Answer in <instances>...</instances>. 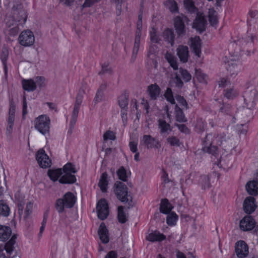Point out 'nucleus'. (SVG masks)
I'll return each mask as SVG.
<instances>
[{
  "label": "nucleus",
  "mask_w": 258,
  "mask_h": 258,
  "mask_svg": "<svg viewBox=\"0 0 258 258\" xmlns=\"http://www.w3.org/2000/svg\"><path fill=\"white\" fill-rule=\"evenodd\" d=\"M77 170L75 166L71 162L64 165L61 168L49 169L47 175L49 177H75V174Z\"/></svg>",
  "instance_id": "1"
},
{
  "label": "nucleus",
  "mask_w": 258,
  "mask_h": 258,
  "mask_svg": "<svg viewBox=\"0 0 258 258\" xmlns=\"http://www.w3.org/2000/svg\"><path fill=\"white\" fill-rule=\"evenodd\" d=\"M256 38L255 35L250 34L245 36L237 40V45L240 47V51L244 54L250 55L254 52V40Z\"/></svg>",
  "instance_id": "2"
},
{
  "label": "nucleus",
  "mask_w": 258,
  "mask_h": 258,
  "mask_svg": "<svg viewBox=\"0 0 258 258\" xmlns=\"http://www.w3.org/2000/svg\"><path fill=\"white\" fill-rule=\"evenodd\" d=\"M76 201V198L71 192H67L62 198L58 199L55 203V208L59 213L64 211V208H72Z\"/></svg>",
  "instance_id": "3"
},
{
  "label": "nucleus",
  "mask_w": 258,
  "mask_h": 258,
  "mask_svg": "<svg viewBox=\"0 0 258 258\" xmlns=\"http://www.w3.org/2000/svg\"><path fill=\"white\" fill-rule=\"evenodd\" d=\"M114 192L117 199L121 202H132V197L128 194L127 187L124 183L116 181L114 185Z\"/></svg>",
  "instance_id": "4"
},
{
  "label": "nucleus",
  "mask_w": 258,
  "mask_h": 258,
  "mask_svg": "<svg viewBox=\"0 0 258 258\" xmlns=\"http://www.w3.org/2000/svg\"><path fill=\"white\" fill-rule=\"evenodd\" d=\"M85 94V91L83 90H79L76 97L75 103L72 112V119L70 121V130L68 132L69 133L71 134L72 130L74 127V125L76 122L77 119L78 117L80 107L81 104L82 103L84 95Z\"/></svg>",
  "instance_id": "5"
},
{
  "label": "nucleus",
  "mask_w": 258,
  "mask_h": 258,
  "mask_svg": "<svg viewBox=\"0 0 258 258\" xmlns=\"http://www.w3.org/2000/svg\"><path fill=\"white\" fill-rule=\"evenodd\" d=\"M189 20L186 16L181 14L175 17L174 19V27L179 37H183L186 34L185 23H187Z\"/></svg>",
  "instance_id": "6"
},
{
  "label": "nucleus",
  "mask_w": 258,
  "mask_h": 258,
  "mask_svg": "<svg viewBox=\"0 0 258 258\" xmlns=\"http://www.w3.org/2000/svg\"><path fill=\"white\" fill-rule=\"evenodd\" d=\"M35 128L40 133L45 135L49 130L50 119L46 115H41L34 120Z\"/></svg>",
  "instance_id": "7"
},
{
  "label": "nucleus",
  "mask_w": 258,
  "mask_h": 258,
  "mask_svg": "<svg viewBox=\"0 0 258 258\" xmlns=\"http://www.w3.org/2000/svg\"><path fill=\"white\" fill-rule=\"evenodd\" d=\"M35 157L41 168H47L51 166V160L43 149H41L37 152Z\"/></svg>",
  "instance_id": "8"
},
{
  "label": "nucleus",
  "mask_w": 258,
  "mask_h": 258,
  "mask_svg": "<svg viewBox=\"0 0 258 258\" xmlns=\"http://www.w3.org/2000/svg\"><path fill=\"white\" fill-rule=\"evenodd\" d=\"M96 210L98 217L103 220L107 218L109 214L108 205L106 200L101 199L97 203Z\"/></svg>",
  "instance_id": "9"
},
{
  "label": "nucleus",
  "mask_w": 258,
  "mask_h": 258,
  "mask_svg": "<svg viewBox=\"0 0 258 258\" xmlns=\"http://www.w3.org/2000/svg\"><path fill=\"white\" fill-rule=\"evenodd\" d=\"M16 236L14 235L10 240L5 244V246H0V258H7L4 252V249L6 250L7 254L10 256L12 255L15 249L14 245L16 243Z\"/></svg>",
  "instance_id": "10"
},
{
  "label": "nucleus",
  "mask_w": 258,
  "mask_h": 258,
  "mask_svg": "<svg viewBox=\"0 0 258 258\" xmlns=\"http://www.w3.org/2000/svg\"><path fill=\"white\" fill-rule=\"evenodd\" d=\"M34 35L30 30L23 31L19 37L20 43L25 46L32 45L34 43Z\"/></svg>",
  "instance_id": "11"
},
{
  "label": "nucleus",
  "mask_w": 258,
  "mask_h": 258,
  "mask_svg": "<svg viewBox=\"0 0 258 258\" xmlns=\"http://www.w3.org/2000/svg\"><path fill=\"white\" fill-rule=\"evenodd\" d=\"M235 250L238 258H245L248 254V246L245 241L240 240L235 243Z\"/></svg>",
  "instance_id": "12"
},
{
  "label": "nucleus",
  "mask_w": 258,
  "mask_h": 258,
  "mask_svg": "<svg viewBox=\"0 0 258 258\" xmlns=\"http://www.w3.org/2000/svg\"><path fill=\"white\" fill-rule=\"evenodd\" d=\"M15 110L16 106L15 103L13 100H11L7 127V134L9 135H10L13 132V127L15 121Z\"/></svg>",
  "instance_id": "13"
},
{
  "label": "nucleus",
  "mask_w": 258,
  "mask_h": 258,
  "mask_svg": "<svg viewBox=\"0 0 258 258\" xmlns=\"http://www.w3.org/2000/svg\"><path fill=\"white\" fill-rule=\"evenodd\" d=\"M257 98L255 90H251L245 92L244 95V100L246 107L249 109H252L255 105V100Z\"/></svg>",
  "instance_id": "14"
},
{
  "label": "nucleus",
  "mask_w": 258,
  "mask_h": 258,
  "mask_svg": "<svg viewBox=\"0 0 258 258\" xmlns=\"http://www.w3.org/2000/svg\"><path fill=\"white\" fill-rule=\"evenodd\" d=\"M141 144L145 145L148 149L160 147L158 140L150 135H144L141 141Z\"/></svg>",
  "instance_id": "15"
},
{
  "label": "nucleus",
  "mask_w": 258,
  "mask_h": 258,
  "mask_svg": "<svg viewBox=\"0 0 258 258\" xmlns=\"http://www.w3.org/2000/svg\"><path fill=\"white\" fill-rule=\"evenodd\" d=\"M255 225L253 218L251 216H246L240 220L239 227L243 231H249L254 227Z\"/></svg>",
  "instance_id": "16"
},
{
  "label": "nucleus",
  "mask_w": 258,
  "mask_h": 258,
  "mask_svg": "<svg viewBox=\"0 0 258 258\" xmlns=\"http://www.w3.org/2000/svg\"><path fill=\"white\" fill-rule=\"evenodd\" d=\"M207 24V20L202 13H197V17L194 22V27L202 32L205 30Z\"/></svg>",
  "instance_id": "17"
},
{
  "label": "nucleus",
  "mask_w": 258,
  "mask_h": 258,
  "mask_svg": "<svg viewBox=\"0 0 258 258\" xmlns=\"http://www.w3.org/2000/svg\"><path fill=\"white\" fill-rule=\"evenodd\" d=\"M12 10L13 14L17 16L19 21L21 20H24L25 22L26 21V13L23 9V7L21 3L18 2L15 3L12 8Z\"/></svg>",
  "instance_id": "18"
},
{
  "label": "nucleus",
  "mask_w": 258,
  "mask_h": 258,
  "mask_svg": "<svg viewBox=\"0 0 258 258\" xmlns=\"http://www.w3.org/2000/svg\"><path fill=\"white\" fill-rule=\"evenodd\" d=\"M255 199L252 197L246 198L244 201L243 207L244 211L247 214H251L254 211L256 208Z\"/></svg>",
  "instance_id": "19"
},
{
  "label": "nucleus",
  "mask_w": 258,
  "mask_h": 258,
  "mask_svg": "<svg viewBox=\"0 0 258 258\" xmlns=\"http://www.w3.org/2000/svg\"><path fill=\"white\" fill-rule=\"evenodd\" d=\"M176 51L180 60L183 62H186L189 57L188 47L182 45H179Z\"/></svg>",
  "instance_id": "20"
},
{
  "label": "nucleus",
  "mask_w": 258,
  "mask_h": 258,
  "mask_svg": "<svg viewBox=\"0 0 258 258\" xmlns=\"http://www.w3.org/2000/svg\"><path fill=\"white\" fill-rule=\"evenodd\" d=\"M98 233L102 243L106 244L109 242L108 231L104 223H101L98 230Z\"/></svg>",
  "instance_id": "21"
},
{
  "label": "nucleus",
  "mask_w": 258,
  "mask_h": 258,
  "mask_svg": "<svg viewBox=\"0 0 258 258\" xmlns=\"http://www.w3.org/2000/svg\"><path fill=\"white\" fill-rule=\"evenodd\" d=\"M191 44L190 47L192 49V51L198 57H200L201 53V40L199 36L190 39Z\"/></svg>",
  "instance_id": "22"
},
{
  "label": "nucleus",
  "mask_w": 258,
  "mask_h": 258,
  "mask_svg": "<svg viewBox=\"0 0 258 258\" xmlns=\"http://www.w3.org/2000/svg\"><path fill=\"white\" fill-rule=\"evenodd\" d=\"M12 235V230L9 226L0 225V241H7Z\"/></svg>",
  "instance_id": "23"
},
{
  "label": "nucleus",
  "mask_w": 258,
  "mask_h": 258,
  "mask_svg": "<svg viewBox=\"0 0 258 258\" xmlns=\"http://www.w3.org/2000/svg\"><path fill=\"white\" fill-rule=\"evenodd\" d=\"M158 122V127L160 129V133L161 134L166 136L172 131V127L170 124L167 123L164 119H159Z\"/></svg>",
  "instance_id": "24"
},
{
  "label": "nucleus",
  "mask_w": 258,
  "mask_h": 258,
  "mask_svg": "<svg viewBox=\"0 0 258 258\" xmlns=\"http://www.w3.org/2000/svg\"><path fill=\"white\" fill-rule=\"evenodd\" d=\"M165 239L166 236L157 230L149 234L146 236V239L151 242L162 241Z\"/></svg>",
  "instance_id": "25"
},
{
  "label": "nucleus",
  "mask_w": 258,
  "mask_h": 258,
  "mask_svg": "<svg viewBox=\"0 0 258 258\" xmlns=\"http://www.w3.org/2000/svg\"><path fill=\"white\" fill-rule=\"evenodd\" d=\"M247 192L252 196L258 194V181L253 180L248 182L245 185Z\"/></svg>",
  "instance_id": "26"
},
{
  "label": "nucleus",
  "mask_w": 258,
  "mask_h": 258,
  "mask_svg": "<svg viewBox=\"0 0 258 258\" xmlns=\"http://www.w3.org/2000/svg\"><path fill=\"white\" fill-rule=\"evenodd\" d=\"M22 84L23 89L28 92L33 91L36 89V83L33 79H23Z\"/></svg>",
  "instance_id": "27"
},
{
  "label": "nucleus",
  "mask_w": 258,
  "mask_h": 258,
  "mask_svg": "<svg viewBox=\"0 0 258 258\" xmlns=\"http://www.w3.org/2000/svg\"><path fill=\"white\" fill-rule=\"evenodd\" d=\"M173 207L167 199H164L161 200L160 206V211L161 213L167 214L169 213Z\"/></svg>",
  "instance_id": "28"
},
{
  "label": "nucleus",
  "mask_w": 258,
  "mask_h": 258,
  "mask_svg": "<svg viewBox=\"0 0 258 258\" xmlns=\"http://www.w3.org/2000/svg\"><path fill=\"white\" fill-rule=\"evenodd\" d=\"M208 18L211 26H214L217 24L218 22L217 13L213 8L209 10Z\"/></svg>",
  "instance_id": "29"
},
{
  "label": "nucleus",
  "mask_w": 258,
  "mask_h": 258,
  "mask_svg": "<svg viewBox=\"0 0 258 258\" xmlns=\"http://www.w3.org/2000/svg\"><path fill=\"white\" fill-rule=\"evenodd\" d=\"M164 39L173 46L174 43V37L173 31L170 29H166L163 32Z\"/></svg>",
  "instance_id": "30"
},
{
  "label": "nucleus",
  "mask_w": 258,
  "mask_h": 258,
  "mask_svg": "<svg viewBox=\"0 0 258 258\" xmlns=\"http://www.w3.org/2000/svg\"><path fill=\"white\" fill-rule=\"evenodd\" d=\"M148 91L151 98L155 99L159 95L160 88L156 84L151 85L148 87Z\"/></svg>",
  "instance_id": "31"
},
{
  "label": "nucleus",
  "mask_w": 258,
  "mask_h": 258,
  "mask_svg": "<svg viewBox=\"0 0 258 258\" xmlns=\"http://www.w3.org/2000/svg\"><path fill=\"white\" fill-rule=\"evenodd\" d=\"M117 218L120 223H124L127 220V216L124 211V207L122 206L118 207Z\"/></svg>",
  "instance_id": "32"
},
{
  "label": "nucleus",
  "mask_w": 258,
  "mask_h": 258,
  "mask_svg": "<svg viewBox=\"0 0 258 258\" xmlns=\"http://www.w3.org/2000/svg\"><path fill=\"white\" fill-rule=\"evenodd\" d=\"M10 213V209L8 205L4 201H0V215L4 217H8Z\"/></svg>",
  "instance_id": "33"
},
{
  "label": "nucleus",
  "mask_w": 258,
  "mask_h": 258,
  "mask_svg": "<svg viewBox=\"0 0 258 258\" xmlns=\"http://www.w3.org/2000/svg\"><path fill=\"white\" fill-rule=\"evenodd\" d=\"M238 92L234 88L225 89L224 91V95L228 99H233L238 95Z\"/></svg>",
  "instance_id": "34"
},
{
  "label": "nucleus",
  "mask_w": 258,
  "mask_h": 258,
  "mask_svg": "<svg viewBox=\"0 0 258 258\" xmlns=\"http://www.w3.org/2000/svg\"><path fill=\"white\" fill-rule=\"evenodd\" d=\"M128 101V95L126 93L121 94L118 97V103L121 109L127 108Z\"/></svg>",
  "instance_id": "35"
},
{
  "label": "nucleus",
  "mask_w": 258,
  "mask_h": 258,
  "mask_svg": "<svg viewBox=\"0 0 258 258\" xmlns=\"http://www.w3.org/2000/svg\"><path fill=\"white\" fill-rule=\"evenodd\" d=\"M231 76L236 75L240 71V67L235 62H228V66L227 68Z\"/></svg>",
  "instance_id": "36"
},
{
  "label": "nucleus",
  "mask_w": 258,
  "mask_h": 258,
  "mask_svg": "<svg viewBox=\"0 0 258 258\" xmlns=\"http://www.w3.org/2000/svg\"><path fill=\"white\" fill-rule=\"evenodd\" d=\"M164 5L172 13L178 12L177 4L174 0H167L164 2Z\"/></svg>",
  "instance_id": "37"
},
{
  "label": "nucleus",
  "mask_w": 258,
  "mask_h": 258,
  "mask_svg": "<svg viewBox=\"0 0 258 258\" xmlns=\"http://www.w3.org/2000/svg\"><path fill=\"white\" fill-rule=\"evenodd\" d=\"M183 4L186 10L190 13H195L198 10L192 0H184Z\"/></svg>",
  "instance_id": "38"
},
{
  "label": "nucleus",
  "mask_w": 258,
  "mask_h": 258,
  "mask_svg": "<svg viewBox=\"0 0 258 258\" xmlns=\"http://www.w3.org/2000/svg\"><path fill=\"white\" fill-rule=\"evenodd\" d=\"M178 216L174 212L167 214L166 217L167 224L169 226H174L176 224L178 219Z\"/></svg>",
  "instance_id": "39"
},
{
  "label": "nucleus",
  "mask_w": 258,
  "mask_h": 258,
  "mask_svg": "<svg viewBox=\"0 0 258 258\" xmlns=\"http://www.w3.org/2000/svg\"><path fill=\"white\" fill-rule=\"evenodd\" d=\"M176 119L179 122H184L186 121V119L183 114L181 108H180L176 104L175 105Z\"/></svg>",
  "instance_id": "40"
},
{
  "label": "nucleus",
  "mask_w": 258,
  "mask_h": 258,
  "mask_svg": "<svg viewBox=\"0 0 258 258\" xmlns=\"http://www.w3.org/2000/svg\"><path fill=\"white\" fill-rule=\"evenodd\" d=\"M202 150L204 152H207L216 157L218 153L217 147L215 146L209 145V146H203Z\"/></svg>",
  "instance_id": "41"
},
{
  "label": "nucleus",
  "mask_w": 258,
  "mask_h": 258,
  "mask_svg": "<svg viewBox=\"0 0 258 258\" xmlns=\"http://www.w3.org/2000/svg\"><path fill=\"white\" fill-rule=\"evenodd\" d=\"M140 41L135 40L134 46L133 49V53L131 58V62H134L137 57V55L140 48Z\"/></svg>",
  "instance_id": "42"
},
{
  "label": "nucleus",
  "mask_w": 258,
  "mask_h": 258,
  "mask_svg": "<svg viewBox=\"0 0 258 258\" xmlns=\"http://www.w3.org/2000/svg\"><path fill=\"white\" fill-rule=\"evenodd\" d=\"M9 55V50L7 47H3L2 49V60L3 63V64L4 65V68H5V71L6 74L7 72V67L6 66V61L7 60V58Z\"/></svg>",
  "instance_id": "43"
},
{
  "label": "nucleus",
  "mask_w": 258,
  "mask_h": 258,
  "mask_svg": "<svg viewBox=\"0 0 258 258\" xmlns=\"http://www.w3.org/2000/svg\"><path fill=\"white\" fill-rule=\"evenodd\" d=\"M108 184V181L107 180V178H100V180L98 183V186L102 192H105L107 191Z\"/></svg>",
  "instance_id": "44"
},
{
  "label": "nucleus",
  "mask_w": 258,
  "mask_h": 258,
  "mask_svg": "<svg viewBox=\"0 0 258 258\" xmlns=\"http://www.w3.org/2000/svg\"><path fill=\"white\" fill-rule=\"evenodd\" d=\"M164 96L167 101L170 102L172 104H175V101L173 97V93L171 89L168 88L165 93Z\"/></svg>",
  "instance_id": "45"
},
{
  "label": "nucleus",
  "mask_w": 258,
  "mask_h": 258,
  "mask_svg": "<svg viewBox=\"0 0 258 258\" xmlns=\"http://www.w3.org/2000/svg\"><path fill=\"white\" fill-rule=\"evenodd\" d=\"M53 182L57 181L58 178H50ZM59 183L62 184H72L76 181V178H59Z\"/></svg>",
  "instance_id": "46"
},
{
  "label": "nucleus",
  "mask_w": 258,
  "mask_h": 258,
  "mask_svg": "<svg viewBox=\"0 0 258 258\" xmlns=\"http://www.w3.org/2000/svg\"><path fill=\"white\" fill-rule=\"evenodd\" d=\"M35 83L39 88H44L46 86L45 78L42 76H37L35 78Z\"/></svg>",
  "instance_id": "47"
},
{
  "label": "nucleus",
  "mask_w": 258,
  "mask_h": 258,
  "mask_svg": "<svg viewBox=\"0 0 258 258\" xmlns=\"http://www.w3.org/2000/svg\"><path fill=\"white\" fill-rule=\"evenodd\" d=\"M179 72L185 82H188L191 80V76L186 70L180 68Z\"/></svg>",
  "instance_id": "48"
},
{
  "label": "nucleus",
  "mask_w": 258,
  "mask_h": 258,
  "mask_svg": "<svg viewBox=\"0 0 258 258\" xmlns=\"http://www.w3.org/2000/svg\"><path fill=\"white\" fill-rule=\"evenodd\" d=\"M167 143L172 146L178 147L180 146V142L178 139L174 136L169 137L167 139Z\"/></svg>",
  "instance_id": "49"
},
{
  "label": "nucleus",
  "mask_w": 258,
  "mask_h": 258,
  "mask_svg": "<svg viewBox=\"0 0 258 258\" xmlns=\"http://www.w3.org/2000/svg\"><path fill=\"white\" fill-rule=\"evenodd\" d=\"M206 126L205 123L202 120H198L196 125V131L198 132L202 133L205 131Z\"/></svg>",
  "instance_id": "50"
},
{
  "label": "nucleus",
  "mask_w": 258,
  "mask_h": 258,
  "mask_svg": "<svg viewBox=\"0 0 258 258\" xmlns=\"http://www.w3.org/2000/svg\"><path fill=\"white\" fill-rule=\"evenodd\" d=\"M116 173L118 177H127L131 175V172L129 171V173H127L123 166L119 168L116 171Z\"/></svg>",
  "instance_id": "51"
},
{
  "label": "nucleus",
  "mask_w": 258,
  "mask_h": 258,
  "mask_svg": "<svg viewBox=\"0 0 258 258\" xmlns=\"http://www.w3.org/2000/svg\"><path fill=\"white\" fill-rule=\"evenodd\" d=\"M150 39L152 42L155 43H159L161 40L156 34V31L154 28H153L150 32Z\"/></svg>",
  "instance_id": "52"
},
{
  "label": "nucleus",
  "mask_w": 258,
  "mask_h": 258,
  "mask_svg": "<svg viewBox=\"0 0 258 258\" xmlns=\"http://www.w3.org/2000/svg\"><path fill=\"white\" fill-rule=\"evenodd\" d=\"M103 139L104 141L108 140H114L115 139V136L112 131L109 130L104 134Z\"/></svg>",
  "instance_id": "53"
},
{
  "label": "nucleus",
  "mask_w": 258,
  "mask_h": 258,
  "mask_svg": "<svg viewBox=\"0 0 258 258\" xmlns=\"http://www.w3.org/2000/svg\"><path fill=\"white\" fill-rule=\"evenodd\" d=\"M212 143V135L211 134L207 135L203 140V147L211 145Z\"/></svg>",
  "instance_id": "54"
},
{
  "label": "nucleus",
  "mask_w": 258,
  "mask_h": 258,
  "mask_svg": "<svg viewBox=\"0 0 258 258\" xmlns=\"http://www.w3.org/2000/svg\"><path fill=\"white\" fill-rule=\"evenodd\" d=\"M172 81L175 84V86L178 88H181L183 86V82L180 77L176 74L175 77L173 78Z\"/></svg>",
  "instance_id": "55"
},
{
  "label": "nucleus",
  "mask_w": 258,
  "mask_h": 258,
  "mask_svg": "<svg viewBox=\"0 0 258 258\" xmlns=\"http://www.w3.org/2000/svg\"><path fill=\"white\" fill-rule=\"evenodd\" d=\"M195 75L200 82H204L206 77V75L202 73L201 70H196Z\"/></svg>",
  "instance_id": "56"
},
{
  "label": "nucleus",
  "mask_w": 258,
  "mask_h": 258,
  "mask_svg": "<svg viewBox=\"0 0 258 258\" xmlns=\"http://www.w3.org/2000/svg\"><path fill=\"white\" fill-rule=\"evenodd\" d=\"M200 182L202 185V188L206 189L210 187V178H201Z\"/></svg>",
  "instance_id": "57"
},
{
  "label": "nucleus",
  "mask_w": 258,
  "mask_h": 258,
  "mask_svg": "<svg viewBox=\"0 0 258 258\" xmlns=\"http://www.w3.org/2000/svg\"><path fill=\"white\" fill-rule=\"evenodd\" d=\"M231 106L230 104H223L222 107L220 108V111L221 112L225 113L226 114L231 113Z\"/></svg>",
  "instance_id": "58"
},
{
  "label": "nucleus",
  "mask_w": 258,
  "mask_h": 258,
  "mask_svg": "<svg viewBox=\"0 0 258 258\" xmlns=\"http://www.w3.org/2000/svg\"><path fill=\"white\" fill-rule=\"evenodd\" d=\"M103 93H102L101 92H100L98 91H97L93 100V102L95 103V104H96L103 100Z\"/></svg>",
  "instance_id": "59"
},
{
  "label": "nucleus",
  "mask_w": 258,
  "mask_h": 258,
  "mask_svg": "<svg viewBox=\"0 0 258 258\" xmlns=\"http://www.w3.org/2000/svg\"><path fill=\"white\" fill-rule=\"evenodd\" d=\"M106 73L111 74V70L110 68L108 67L107 64H104L102 66V70L99 73V74L101 75Z\"/></svg>",
  "instance_id": "60"
},
{
  "label": "nucleus",
  "mask_w": 258,
  "mask_h": 258,
  "mask_svg": "<svg viewBox=\"0 0 258 258\" xmlns=\"http://www.w3.org/2000/svg\"><path fill=\"white\" fill-rule=\"evenodd\" d=\"M176 100L182 106H185L187 108V103L185 99L180 95H177L175 96Z\"/></svg>",
  "instance_id": "61"
},
{
  "label": "nucleus",
  "mask_w": 258,
  "mask_h": 258,
  "mask_svg": "<svg viewBox=\"0 0 258 258\" xmlns=\"http://www.w3.org/2000/svg\"><path fill=\"white\" fill-rule=\"evenodd\" d=\"M137 143L134 142V141H132V142H130V143H129V147H130V149L131 150V151L134 153V152H138V150H137Z\"/></svg>",
  "instance_id": "62"
},
{
  "label": "nucleus",
  "mask_w": 258,
  "mask_h": 258,
  "mask_svg": "<svg viewBox=\"0 0 258 258\" xmlns=\"http://www.w3.org/2000/svg\"><path fill=\"white\" fill-rule=\"evenodd\" d=\"M178 129L182 133H188L189 130L185 124H177Z\"/></svg>",
  "instance_id": "63"
},
{
  "label": "nucleus",
  "mask_w": 258,
  "mask_h": 258,
  "mask_svg": "<svg viewBox=\"0 0 258 258\" xmlns=\"http://www.w3.org/2000/svg\"><path fill=\"white\" fill-rule=\"evenodd\" d=\"M105 258H117V254L116 251L112 250L106 255Z\"/></svg>",
  "instance_id": "64"
}]
</instances>
